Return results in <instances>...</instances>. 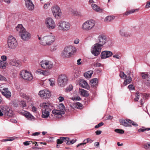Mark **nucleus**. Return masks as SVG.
Returning <instances> with one entry per match:
<instances>
[{
	"mask_svg": "<svg viewBox=\"0 0 150 150\" xmlns=\"http://www.w3.org/2000/svg\"><path fill=\"white\" fill-rule=\"evenodd\" d=\"M40 106L43 108L42 110V117L43 118H47L50 112L53 108L52 104L50 103H41Z\"/></svg>",
	"mask_w": 150,
	"mask_h": 150,
	"instance_id": "1",
	"label": "nucleus"
},
{
	"mask_svg": "<svg viewBox=\"0 0 150 150\" xmlns=\"http://www.w3.org/2000/svg\"><path fill=\"white\" fill-rule=\"evenodd\" d=\"M55 40V36L51 34L42 38L40 44L43 46L50 45L52 44Z\"/></svg>",
	"mask_w": 150,
	"mask_h": 150,
	"instance_id": "2",
	"label": "nucleus"
},
{
	"mask_svg": "<svg viewBox=\"0 0 150 150\" xmlns=\"http://www.w3.org/2000/svg\"><path fill=\"white\" fill-rule=\"evenodd\" d=\"M76 51V48L72 46H67L65 47L62 53V55L64 57H70Z\"/></svg>",
	"mask_w": 150,
	"mask_h": 150,
	"instance_id": "3",
	"label": "nucleus"
},
{
	"mask_svg": "<svg viewBox=\"0 0 150 150\" xmlns=\"http://www.w3.org/2000/svg\"><path fill=\"white\" fill-rule=\"evenodd\" d=\"M57 108L60 110H54L52 111L55 117L60 118L62 116V115L64 114L65 106L63 103H60L57 106Z\"/></svg>",
	"mask_w": 150,
	"mask_h": 150,
	"instance_id": "4",
	"label": "nucleus"
},
{
	"mask_svg": "<svg viewBox=\"0 0 150 150\" xmlns=\"http://www.w3.org/2000/svg\"><path fill=\"white\" fill-rule=\"evenodd\" d=\"M95 24L96 22L94 20L91 19L87 20L83 23L82 28L85 31H89L94 27Z\"/></svg>",
	"mask_w": 150,
	"mask_h": 150,
	"instance_id": "5",
	"label": "nucleus"
},
{
	"mask_svg": "<svg viewBox=\"0 0 150 150\" xmlns=\"http://www.w3.org/2000/svg\"><path fill=\"white\" fill-rule=\"evenodd\" d=\"M57 26L59 30L66 32L70 29L71 25L68 22L61 21L58 23Z\"/></svg>",
	"mask_w": 150,
	"mask_h": 150,
	"instance_id": "6",
	"label": "nucleus"
},
{
	"mask_svg": "<svg viewBox=\"0 0 150 150\" xmlns=\"http://www.w3.org/2000/svg\"><path fill=\"white\" fill-rule=\"evenodd\" d=\"M18 45V42L15 38L12 36L8 37V45L9 48L14 49L17 47Z\"/></svg>",
	"mask_w": 150,
	"mask_h": 150,
	"instance_id": "7",
	"label": "nucleus"
},
{
	"mask_svg": "<svg viewBox=\"0 0 150 150\" xmlns=\"http://www.w3.org/2000/svg\"><path fill=\"white\" fill-rule=\"evenodd\" d=\"M68 78L66 75L62 74L59 75L58 78V85L61 87L64 86L67 84Z\"/></svg>",
	"mask_w": 150,
	"mask_h": 150,
	"instance_id": "8",
	"label": "nucleus"
},
{
	"mask_svg": "<svg viewBox=\"0 0 150 150\" xmlns=\"http://www.w3.org/2000/svg\"><path fill=\"white\" fill-rule=\"evenodd\" d=\"M45 23L46 27L48 29H53L55 28V23L52 18L50 17L47 18L45 20Z\"/></svg>",
	"mask_w": 150,
	"mask_h": 150,
	"instance_id": "9",
	"label": "nucleus"
},
{
	"mask_svg": "<svg viewBox=\"0 0 150 150\" xmlns=\"http://www.w3.org/2000/svg\"><path fill=\"white\" fill-rule=\"evenodd\" d=\"M102 47L95 44L91 47V52L92 54L95 56H97L100 53Z\"/></svg>",
	"mask_w": 150,
	"mask_h": 150,
	"instance_id": "10",
	"label": "nucleus"
},
{
	"mask_svg": "<svg viewBox=\"0 0 150 150\" xmlns=\"http://www.w3.org/2000/svg\"><path fill=\"white\" fill-rule=\"evenodd\" d=\"M52 10L55 18L57 19H60L62 15V12L59 7L56 5H55L52 7Z\"/></svg>",
	"mask_w": 150,
	"mask_h": 150,
	"instance_id": "11",
	"label": "nucleus"
},
{
	"mask_svg": "<svg viewBox=\"0 0 150 150\" xmlns=\"http://www.w3.org/2000/svg\"><path fill=\"white\" fill-rule=\"evenodd\" d=\"M42 67L45 69H52L53 66V62L48 60H43L40 63Z\"/></svg>",
	"mask_w": 150,
	"mask_h": 150,
	"instance_id": "12",
	"label": "nucleus"
},
{
	"mask_svg": "<svg viewBox=\"0 0 150 150\" xmlns=\"http://www.w3.org/2000/svg\"><path fill=\"white\" fill-rule=\"evenodd\" d=\"M38 95L43 99L49 98L51 95L50 91L46 89L41 90L39 92Z\"/></svg>",
	"mask_w": 150,
	"mask_h": 150,
	"instance_id": "13",
	"label": "nucleus"
},
{
	"mask_svg": "<svg viewBox=\"0 0 150 150\" xmlns=\"http://www.w3.org/2000/svg\"><path fill=\"white\" fill-rule=\"evenodd\" d=\"M21 75L24 79L28 81H31L33 79L32 74L29 72L25 70H23L21 71Z\"/></svg>",
	"mask_w": 150,
	"mask_h": 150,
	"instance_id": "14",
	"label": "nucleus"
},
{
	"mask_svg": "<svg viewBox=\"0 0 150 150\" xmlns=\"http://www.w3.org/2000/svg\"><path fill=\"white\" fill-rule=\"evenodd\" d=\"M21 38L23 40L27 41L31 38V34L25 29L20 34Z\"/></svg>",
	"mask_w": 150,
	"mask_h": 150,
	"instance_id": "15",
	"label": "nucleus"
},
{
	"mask_svg": "<svg viewBox=\"0 0 150 150\" xmlns=\"http://www.w3.org/2000/svg\"><path fill=\"white\" fill-rule=\"evenodd\" d=\"M98 38L99 42L96 43L103 47L106 42V36L105 35L101 34L98 36Z\"/></svg>",
	"mask_w": 150,
	"mask_h": 150,
	"instance_id": "16",
	"label": "nucleus"
},
{
	"mask_svg": "<svg viewBox=\"0 0 150 150\" xmlns=\"http://www.w3.org/2000/svg\"><path fill=\"white\" fill-rule=\"evenodd\" d=\"M141 75L143 79H145L148 86H150V73H141Z\"/></svg>",
	"mask_w": 150,
	"mask_h": 150,
	"instance_id": "17",
	"label": "nucleus"
},
{
	"mask_svg": "<svg viewBox=\"0 0 150 150\" xmlns=\"http://www.w3.org/2000/svg\"><path fill=\"white\" fill-rule=\"evenodd\" d=\"M112 55V53L110 51H104L101 52L100 57L102 59L110 57Z\"/></svg>",
	"mask_w": 150,
	"mask_h": 150,
	"instance_id": "18",
	"label": "nucleus"
},
{
	"mask_svg": "<svg viewBox=\"0 0 150 150\" xmlns=\"http://www.w3.org/2000/svg\"><path fill=\"white\" fill-rule=\"evenodd\" d=\"M26 7L30 10H33L34 8V6L31 0H24Z\"/></svg>",
	"mask_w": 150,
	"mask_h": 150,
	"instance_id": "19",
	"label": "nucleus"
},
{
	"mask_svg": "<svg viewBox=\"0 0 150 150\" xmlns=\"http://www.w3.org/2000/svg\"><path fill=\"white\" fill-rule=\"evenodd\" d=\"M119 122L121 124V125L126 127H131L132 126L130 125V122L131 120L129 119L124 120H119Z\"/></svg>",
	"mask_w": 150,
	"mask_h": 150,
	"instance_id": "20",
	"label": "nucleus"
},
{
	"mask_svg": "<svg viewBox=\"0 0 150 150\" xmlns=\"http://www.w3.org/2000/svg\"><path fill=\"white\" fill-rule=\"evenodd\" d=\"M6 110H5V115L9 117H11L13 115V112L12 110L9 108L5 107Z\"/></svg>",
	"mask_w": 150,
	"mask_h": 150,
	"instance_id": "21",
	"label": "nucleus"
},
{
	"mask_svg": "<svg viewBox=\"0 0 150 150\" xmlns=\"http://www.w3.org/2000/svg\"><path fill=\"white\" fill-rule=\"evenodd\" d=\"M7 88H4L2 91V93L6 98H9L11 96V92L8 90Z\"/></svg>",
	"mask_w": 150,
	"mask_h": 150,
	"instance_id": "22",
	"label": "nucleus"
},
{
	"mask_svg": "<svg viewBox=\"0 0 150 150\" xmlns=\"http://www.w3.org/2000/svg\"><path fill=\"white\" fill-rule=\"evenodd\" d=\"M10 63L11 65L16 67H19L21 65V63L20 61L15 59L11 60Z\"/></svg>",
	"mask_w": 150,
	"mask_h": 150,
	"instance_id": "23",
	"label": "nucleus"
},
{
	"mask_svg": "<svg viewBox=\"0 0 150 150\" xmlns=\"http://www.w3.org/2000/svg\"><path fill=\"white\" fill-rule=\"evenodd\" d=\"M69 139L68 137H61L59 139H57V144H62L64 142H67L68 140Z\"/></svg>",
	"mask_w": 150,
	"mask_h": 150,
	"instance_id": "24",
	"label": "nucleus"
},
{
	"mask_svg": "<svg viewBox=\"0 0 150 150\" xmlns=\"http://www.w3.org/2000/svg\"><path fill=\"white\" fill-rule=\"evenodd\" d=\"M91 7L96 12H103L102 9L96 4H91Z\"/></svg>",
	"mask_w": 150,
	"mask_h": 150,
	"instance_id": "25",
	"label": "nucleus"
},
{
	"mask_svg": "<svg viewBox=\"0 0 150 150\" xmlns=\"http://www.w3.org/2000/svg\"><path fill=\"white\" fill-rule=\"evenodd\" d=\"M23 114L25 117L28 120H31L34 119V117L27 111H24Z\"/></svg>",
	"mask_w": 150,
	"mask_h": 150,
	"instance_id": "26",
	"label": "nucleus"
},
{
	"mask_svg": "<svg viewBox=\"0 0 150 150\" xmlns=\"http://www.w3.org/2000/svg\"><path fill=\"white\" fill-rule=\"evenodd\" d=\"M98 80L97 78L92 79L90 81L91 86L93 87L96 86L98 85Z\"/></svg>",
	"mask_w": 150,
	"mask_h": 150,
	"instance_id": "27",
	"label": "nucleus"
},
{
	"mask_svg": "<svg viewBox=\"0 0 150 150\" xmlns=\"http://www.w3.org/2000/svg\"><path fill=\"white\" fill-rule=\"evenodd\" d=\"M79 84L81 87L84 88H86L88 86L87 83L85 80L83 79L80 80Z\"/></svg>",
	"mask_w": 150,
	"mask_h": 150,
	"instance_id": "28",
	"label": "nucleus"
},
{
	"mask_svg": "<svg viewBox=\"0 0 150 150\" xmlns=\"http://www.w3.org/2000/svg\"><path fill=\"white\" fill-rule=\"evenodd\" d=\"M80 92L81 96L84 97H87L89 95L88 91L83 89H80Z\"/></svg>",
	"mask_w": 150,
	"mask_h": 150,
	"instance_id": "29",
	"label": "nucleus"
},
{
	"mask_svg": "<svg viewBox=\"0 0 150 150\" xmlns=\"http://www.w3.org/2000/svg\"><path fill=\"white\" fill-rule=\"evenodd\" d=\"M16 30L20 34L21 33V32L25 29L21 24H18L16 27Z\"/></svg>",
	"mask_w": 150,
	"mask_h": 150,
	"instance_id": "30",
	"label": "nucleus"
},
{
	"mask_svg": "<svg viewBox=\"0 0 150 150\" xmlns=\"http://www.w3.org/2000/svg\"><path fill=\"white\" fill-rule=\"evenodd\" d=\"M125 79L123 83L124 86H126L130 83L132 81V78L130 76L127 77Z\"/></svg>",
	"mask_w": 150,
	"mask_h": 150,
	"instance_id": "31",
	"label": "nucleus"
},
{
	"mask_svg": "<svg viewBox=\"0 0 150 150\" xmlns=\"http://www.w3.org/2000/svg\"><path fill=\"white\" fill-rule=\"evenodd\" d=\"M119 33L122 36L127 37L128 36L127 33L124 28H122L119 31Z\"/></svg>",
	"mask_w": 150,
	"mask_h": 150,
	"instance_id": "32",
	"label": "nucleus"
},
{
	"mask_svg": "<svg viewBox=\"0 0 150 150\" xmlns=\"http://www.w3.org/2000/svg\"><path fill=\"white\" fill-rule=\"evenodd\" d=\"M93 74V71H88L84 74V76L86 78H90Z\"/></svg>",
	"mask_w": 150,
	"mask_h": 150,
	"instance_id": "33",
	"label": "nucleus"
},
{
	"mask_svg": "<svg viewBox=\"0 0 150 150\" xmlns=\"http://www.w3.org/2000/svg\"><path fill=\"white\" fill-rule=\"evenodd\" d=\"M114 16H109L106 17L105 19V21L108 22L112 21L115 18Z\"/></svg>",
	"mask_w": 150,
	"mask_h": 150,
	"instance_id": "34",
	"label": "nucleus"
},
{
	"mask_svg": "<svg viewBox=\"0 0 150 150\" xmlns=\"http://www.w3.org/2000/svg\"><path fill=\"white\" fill-rule=\"evenodd\" d=\"M6 108L5 106H0V116H2L3 115H5Z\"/></svg>",
	"mask_w": 150,
	"mask_h": 150,
	"instance_id": "35",
	"label": "nucleus"
},
{
	"mask_svg": "<svg viewBox=\"0 0 150 150\" xmlns=\"http://www.w3.org/2000/svg\"><path fill=\"white\" fill-rule=\"evenodd\" d=\"M6 63L1 60H0V68L1 69H5L6 66Z\"/></svg>",
	"mask_w": 150,
	"mask_h": 150,
	"instance_id": "36",
	"label": "nucleus"
},
{
	"mask_svg": "<svg viewBox=\"0 0 150 150\" xmlns=\"http://www.w3.org/2000/svg\"><path fill=\"white\" fill-rule=\"evenodd\" d=\"M149 130H150V128H145L144 127H142V128L138 129V131L139 132H141Z\"/></svg>",
	"mask_w": 150,
	"mask_h": 150,
	"instance_id": "37",
	"label": "nucleus"
},
{
	"mask_svg": "<svg viewBox=\"0 0 150 150\" xmlns=\"http://www.w3.org/2000/svg\"><path fill=\"white\" fill-rule=\"evenodd\" d=\"M141 93H140L139 92H137L136 93L135 97L134 98L135 101H137L139 98L140 97H141Z\"/></svg>",
	"mask_w": 150,
	"mask_h": 150,
	"instance_id": "38",
	"label": "nucleus"
},
{
	"mask_svg": "<svg viewBox=\"0 0 150 150\" xmlns=\"http://www.w3.org/2000/svg\"><path fill=\"white\" fill-rule=\"evenodd\" d=\"M83 105L79 103H77L75 104V107L77 109H81L82 108Z\"/></svg>",
	"mask_w": 150,
	"mask_h": 150,
	"instance_id": "39",
	"label": "nucleus"
},
{
	"mask_svg": "<svg viewBox=\"0 0 150 150\" xmlns=\"http://www.w3.org/2000/svg\"><path fill=\"white\" fill-rule=\"evenodd\" d=\"M120 77L122 79H125L127 77V75L124 73V72H120L119 74Z\"/></svg>",
	"mask_w": 150,
	"mask_h": 150,
	"instance_id": "40",
	"label": "nucleus"
},
{
	"mask_svg": "<svg viewBox=\"0 0 150 150\" xmlns=\"http://www.w3.org/2000/svg\"><path fill=\"white\" fill-rule=\"evenodd\" d=\"M106 44L108 46H110L112 44L113 42L112 40L109 39H108L107 40H106Z\"/></svg>",
	"mask_w": 150,
	"mask_h": 150,
	"instance_id": "41",
	"label": "nucleus"
},
{
	"mask_svg": "<svg viewBox=\"0 0 150 150\" xmlns=\"http://www.w3.org/2000/svg\"><path fill=\"white\" fill-rule=\"evenodd\" d=\"M76 139L74 140L72 139L71 140H68V141L66 143V144L67 145H70V144H73L74 143H75L76 141Z\"/></svg>",
	"mask_w": 150,
	"mask_h": 150,
	"instance_id": "42",
	"label": "nucleus"
},
{
	"mask_svg": "<svg viewBox=\"0 0 150 150\" xmlns=\"http://www.w3.org/2000/svg\"><path fill=\"white\" fill-rule=\"evenodd\" d=\"M115 131L120 134H122L124 133V131L123 130L120 129H116L115 130Z\"/></svg>",
	"mask_w": 150,
	"mask_h": 150,
	"instance_id": "43",
	"label": "nucleus"
},
{
	"mask_svg": "<svg viewBox=\"0 0 150 150\" xmlns=\"http://www.w3.org/2000/svg\"><path fill=\"white\" fill-rule=\"evenodd\" d=\"M144 148L146 149H150V142H148L144 145Z\"/></svg>",
	"mask_w": 150,
	"mask_h": 150,
	"instance_id": "44",
	"label": "nucleus"
},
{
	"mask_svg": "<svg viewBox=\"0 0 150 150\" xmlns=\"http://www.w3.org/2000/svg\"><path fill=\"white\" fill-rule=\"evenodd\" d=\"M20 105L22 107H25L26 105V102L25 101L21 100L20 102Z\"/></svg>",
	"mask_w": 150,
	"mask_h": 150,
	"instance_id": "45",
	"label": "nucleus"
},
{
	"mask_svg": "<svg viewBox=\"0 0 150 150\" xmlns=\"http://www.w3.org/2000/svg\"><path fill=\"white\" fill-rule=\"evenodd\" d=\"M141 97L144 99H146L149 97V95L146 93H141Z\"/></svg>",
	"mask_w": 150,
	"mask_h": 150,
	"instance_id": "46",
	"label": "nucleus"
},
{
	"mask_svg": "<svg viewBox=\"0 0 150 150\" xmlns=\"http://www.w3.org/2000/svg\"><path fill=\"white\" fill-rule=\"evenodd\" d=\"M20 96L21 97L23 98L26 99L28 100L29 99V97L23 93H20Z\"/></svg>",
	"mask_w": 150,
	"mask_h": 150,
	"instance_id": "47",
	"label": "nucleus"
},
{
	"mask_svg": "<svg viewBox=\"0 0 150 150\" xmlns=\"http://www.w3.org/2000/svg\"><path fill=\"white\" fill-rule=\"evenodd\" d=\"M49 83L51 86H53L54 85V83L53 79H49Z\"/></svg>",
	"mask_w": 150,
	"mask_h": 150,
	"instance_id": "48",
	"label": "nucleus"
},
{
	"mask_svg": "<svg viewBox=\"0 0 150 150\" xmlns=\"http://www.w3.org/2000/svg\"><path fill=\"white\" fill-rule=\"evenodd\" d=\"M73 86L71 85H69L68 87L67 88L66 91H70L73 89Z\"/></svg>",
	"mask_w": 150,
	"mask_h": 150,
	"instance_id": "49",
	"label": "nucleus"
},
{
	"mask_svg": "<svg viewBox=\"0 0 150 150\" xmlns=\"http://www.w3.org/2000/svg\"><path fill=\"white\" fill-rule=\"evenodd\" d=\"M128 88L130 91L133 90L134 89V87L133 85L130 84L128 86Z\"/></svg>",
	"mask_w": 150,
	"mask_h": 150,
	"instance_id": "50",
	"label": "nucleus"
},
{
	"mask_svg": "<svg viewBox=\"0 0 150 150\" xmlns=\"http://www.w3.org/2000/svg\"><path fill=\"white\" fill-rule=\"evenodd\" d=\"M93 66L95 67H99L101 66V64L98 62L95 63L93 64Z\"/></svg>",
	"mask_w": 150,
	"mask_h": 150,
	"instance_id": "51",
	"label": "nucleus"
},
{
	"mask_svg": "<svg viewBox=\"0 0 150 150\" xmlns=\"http://www.w3.org/2000/svg\"><path fill=\"white\" fill-rule=\"evenodd\" d=\"M104 124V123L103 122H101L99 123L98 125H96L95 126V128H97L100 127L102 126Z\"/></svg>",
	"mask_w": 150,
	"mask_h": 150,
	"instance_id": "52",
	"label": "nucleus"
},
{
	"mask_svg": "<svg viewBox=\"0 0 150 150\" xmlns=\"http://www.w3.org/2000/svg\"><path fill=\"white\" fill-rule=\"evenodd\" d=\"M135 11V10H131L130 11H127L125 13V15H128L129 14L133 13Z\"/></svg>",
	"mask_w": 150,
	"mask_h": 150,
	"instance_id": "53",
	"label": "nucleus"
},
{
	"mask_svg": "<svg viewBox=\"0 0 150 150\" xmlns=\"http://www.w3.org/2000/svg\"><path fill=\"white\" fill-rule=\"evenodd\" d=\"M50 4L49 3H47L46 4H45L44 6V8L46 9H47L48 8L50 5Z\"/></svg>",
	"mask_w": 150,
	"mask_h": 150,
	"instance_id": "54",
	"label": "nucleus"
},
{
	"mask_svg": "<svg viewBox=\"0 0 150 150\" xmlns=\"http://www.w3.org/2000/svg\"><path fill=\"white\" fill-rule=\"evenodd\" d=\"M40 134V132H35L32 134V135L34 136H38Z\"/></svg>",
	"mask_w": 150,
	"mask_h": 150,
	"instance_id": "55",
	"label": "nucleus"
},
{
	"mask_svg": "<svg viewBox=\"0 0 150 150\" xmlns=\"http://www.w3.org/2000/svg\"><path fill=\"white\" fill-rule=\"evenodd\" d=\"M6 79L4 76L0 75V81H6Z\"/></svg>",
	"mask_w": 150,
	"mask_h": 150,
	"instance_id": "56",
	"label": "nucleus"
},
{
	"mask_svg": "<svg viewBox=\"0 0 150 150\" xmlns=\"http://www.w3.org/2000/svg\"><path fill=\"white\" fill-rule=\"evenodd\" d=\"M1 59L2 60V61L4 62L6 61L7 59V57L5 55H3L1 57Z\"/></svg>",
	"mask_w": 150,
	"mask_h": 150,
	"instance_id": "57",
	"label": "nucleus"
},
{
	"mask_svg": "<svg viewBox=\"0 0 150 150\" xmlns=\"http://www.w3.org/2000/svg\"><path fill=\"white\" fill-rule=\"evenodd\" d=\"M43 71L40 69H38L36 71V72L38 74H42Z\"/></svg>",
	"mask_w": 150,
	"mask_h": 150,
	"instance_id": "58",
	"label": "nucleus"
},
{
	"mask_svg": "<svg viewBox=\"0 0 150 150\" xmlns=\"http://www.w3.org/2000/svg\"><path fill=\"white\" fill-rule=\"evenodd\" d=\"M58 99H59V102H61L64 100V98L62 96H59L58 98Z\"/></svg>",
	"mask_w": 150,
	"mask_h": 150,
	"instance_id": "59",
	"label": "nucleus"
},
{
	"mask_svg": "<svg viewBox=\"0 0 150 150\" xmlns=\"http://www.w3.org/2000/svg\"><path fill=\"white\" fill-rule=\"evenodd\" d=\"M131 124L132 125H133V126H134L135 127L137 126L138 125L137 124V123H136L135 122L132 121L131 120V122H130V124Z\"/></svg>",
	"mask_w": 150,
	"mask_h": 150,
	"instance_id": "60",
	"label": "nucleus"
},
{
	"mask_svg": "<svg viewBox=\"0 0 150 150\" xmlns=\"http://www.w3.org/2000/svg\"><path fill=\"white\" fill-rule=\"evenodd\" d=\"M86 140L85 141H87V142H88V143H91L93 142V140L90 138H88L87 139H86Z\"/></svg>",
	"mask_w": 150,
	"mask_h": 150,
	"instance_id": "61",
	"label": "nucleus"
},
{
	"mask_svg": "<svg viewBox=\"0 0 150 150\" xmlns=\"http://www.w3.org/2000/svg\"><path fill=\"white\" fill-rule=\"evenodd\" d=\"M113 57L114 58H116L118 59H119L120 58V57L119 56L118 54H117L114 55L113 56Z\"/></svg>",
	"mask_w": 150,
	"mask_h": 150,
	"instance_id": "62",
	"label": "nucleus"
},
{
	"mask_svg": "<svg viewBox=\"0 0 150 150\" xmlns=\"http://www.w3.org/2000/svg\"><path fill=\"white\" fill-rule=\"evenodd\" d=\"M149 7H150V1H147L145 6V7L146 8H148Z\"/></svg>",
	"mask_w": 150,
	"mask_h": 150,
	"instance_id": "63",
	"label": "nucleus"
},
{
	"mask_svg": "<svg viewBox=\"0 0 150 150\" xmlns=\"http://www.w3.org/2000/svg\"><path fill=\"white\" fill-rule=\"evenodd\" d=\"M23 144L25 146L28 145L30 144V141H26L24 142Z\"/></svg>",
	"mask_w": 150,
	"mask_h": 150,
	"instance_id": "64",
	"label": "nucleus"
}]
</instances>
